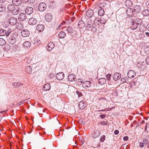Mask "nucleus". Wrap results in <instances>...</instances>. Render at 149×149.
Instances as JSON below:
<instances>
[{"label":"nucleus","mask_w":149,"mask_h":149,"mask_svg":"<svg viewBox=\"0 0 149 149\" xmlns=\"http://www.w3.org/2000/svg\"><path fill=\"white\" fill-rule=\"evenodd\" d=\"M6 33V31L3 29H0V36H3L5 35Z\"/></svg>","instance_id":"36"},{"label":"nucleus","mask_w":149,"mask_h":149,"mask_svg":"<svg viewBox=\"0 0 149 149\" xmlns=\"http://www.w3.org/2000/svg\"><path fill=\"white\" fill-rule=\"evenodd\" d=\"M6 9V7L4 5H0V12L4 11Z\"/></svg>","instance_id":"38"},{"label":"nucleus","mask_w":149,"mask_h":149,"mask_svg":"<svg viewBox=\"0 0 149 149\" xmlns=\"http://www.w3.org/2000/svg\"><path fill=\"white\" fill-rule=\"evenodd\" d=\"M8 40L9 42L12 45L14 44L16 41L15 38L14 37H10Z\"/></svg>","instance_id":"16"},{"label":"nucleus","mask_w":149,"mask_h":149,"mask_svg":"<svg viewBox=\"0 0 149 149\" xmlns=\"http://www.w3.org/2000/svg\"><path fill=\"white\" fill-rule=\"evenodd\" d=\"M114 133L115 135H117L119 133V131L118 130H116L114 131Z\"/></svg>","instance_id":"54"},{"label":"nucleus","mask_w":149,"mask_h":149,"mask_svg":"<svg viewBox=\"0 0 149 149\" xmlns=\"http://www.w3.org/2000/svg\"><path fill=\"white\" fill-rule=\"evenodd\" d=\"M86 15L89 18L91 17L93 15V11L90 9L87 11L86 12Z\"/></svg>","instance_id":"20"},{"label":"nucleus","mask_w":149,"mask_h":149,"mask_svg":"<svg viewBox=\"0 0 149 149\" xmlns=\"http://www.w3.org/2000/svg\"><path fill=\"white\" fill-rule=\"evenodd\" d=\"M22 36L23 37H27L29 35V31L26 29L23 30L21 33Z\"/></svg>","instance_id":"11"},{"label":"nucleus","mask_w":149,"mask_h":149,"mask_svg":"<svg viewBox=\"0 0 149 149\" xmlns=\"http://www.w3.org/2000/svg\"><path fill=\"white\" fill-rule=\"evenodd\" d=\"M52 18V16L50 13H47L45 15V19L47 21H50Z\"/></svg>","instance_id":"22"},{"label":"nucleus","mask_w":149,"mask_h":149,"mask_svg":"<svg viewBox=\"0 0 149 149\" xmlns=\"http://www.w3.org/2000/svg\"><path fill=\"white\" fill-rule=\"evenodd\" d=\"M78 25L80 28L82 29V28L84 27L85 26V23L83 21L81 20H80L79 22Z\"/></svg>","instance_id":"27"},{"label":"nucleus","mask_w":149,"mask_h":149,"mask_svg":"<svg viewBox=\"0 0 149 149\" xmlns=\"http://www.w3.org/2000/svg\"><path fill=\"white\" fill-rule=\"evenodd\" d=\"M94 22L97 25H99L100 23V20L97 19H95Z\"/></svg>","instance_id":"41"},{"label":"nucleus","mask_w":149,"mask_h":149,"mask_svg":"<svg viewBox=\"0 0 149 149\" xmlns=\"http://www.w3.org/2000/svg\"><path fill=\"white\" fill-rule=\"evenodd\" d=\"M100 23L102 24H104L106 22V20H104V18H101L100 19Z\"/></svg>","instance_id":"43"},{"label":"nucleus","mask_w":149,"mask_h":149,"mask_svg":"<svg viewBox=\"0 0 149 149\" xmlns=\"http://www.w3.org/2000/svg\"><path fill=\"white\" fill-rule=\"evenodd\" d=\"M61 24H62V23H61V24H60V25H59V26H58L57 28H56V30H59V29L60 28V27H61Z\"/></svg>","instance_id":"59"},{"label":"nucleus","mask_w":149,"mask_h":149,"mask_svg":"<svg viewBox=\"0 0 149 149\" xmlns=\"http://www.w3.org/2000/svg\"><path fill=\"white\" fill-rule=\"evenodd\" d=\"M111 77V75L110 74H108L107 75V77L108 80H109Z\"/></svg>","instance_id":"48"},{"label":"nucleus","mask_w":149,"mask_h":149,"mask_svg":"<svg viewBox=\"0 0 149 149\" xmlns=\"http://www.w3.org/2000/svg\"><path fill=\"white\" fill-rule=\"evenodd\" d=\"M146 5L148 8H149V1L146 2Z\"/></svg>","instance_id":"56"},{"label":"nucleus","mask_w":149,"mask_h":149,"mask_svg":"<svg viewBox=\"0 0 149 149\" xmlns=\"http://www.w3.org/2000/svg\"><path fill=\"white\" fill-rule=\"evenodd\" d=\"M143 14L144 16H148L149 15V10L148 9L145 10L143 12Z\"/></svg>","instance_id":"34"},{"label":"nucleus","mask_w":149,"mask_h":149,"mask_svg":"<svg viewBox=\"0 0 149 149\" xmlns=\"http://www.w3.org/2000/svg\"><path fill=\"white\" fill-rule=\"evenodd\" d=\"M6 111H7L6 110V111H1V112H0V113H5V112H6Z\"/></svg>","instance_id":"62"},{"label":"nucleus","mask_w":149,"mask_h":149,"mask_svg":"<svg viewBox=\"0 0 149 149\" xmlns=\"http://www.w3.org/2000/svg\"><path fill=\"white\" fill-rule=\"evenodd\" d=\"M98 83L101 85H103L106 82V79L104 78H100L98 80Z\"/></svg>","instance_id":"32"},{"label":"nucleus","mask_w":149,"mask_h":149,"mask_svg":"<svg viewBox=\"0 0 149 149\" xmlns=\"http://www.w3.org/2000/svg\"><path fill=\"white\" fill-rule=\"evenodd\" d=\"M104 10L101 8L98 10V15L100 16H103L104 14Z\"/></svg>","instance_id":"33"},{"label":"nucleus","mask_w":149,"mask_h":149,"mask_svg":"<svg viewBox=\"0 0 149 149\" xmlns=\"http://www.w3.org/2000/svg\"><path fill=\"white\" fill-rule=\"evenodd\" d=\"M75 77L74 74H70L68 76V79L70 81H74L75 80Z\"/></svg>","instance_id":"21"},{"label":"nucleus","mask_w":149,"mask_h":149,"mask_svg":"<svg viewBox=\"0 0 149 149\" xmlns=\"http://www.w3.org/2000/svg\"><path fill=\"white\" fill-rule=\"evenodd\" d=\"M44 28V26L43 25L41 24H38L36 26L37 30L39 32L42 31Z\"/></svg>","instance_id":"18"},{"label":"nucleus","mask_w":149,"mask_h":149,"mask_svg":"<svg viewBox=\"0 0 149 149\" xmlns=\"http://www.w3.org/2000/svg\"><path fill=\"white\" fill-rule=\"evenodd\" d=\"M12 85L15 88H18L22 85V84L19 82H15L13 83Z\"/></svg>","instance_id":"28"},{"label":"nucleus","mask_w":149,"mask_h":149,"mask_svg":"<svg viewBox=\"0 0 149 149\" xmlns=\"http://www.w3.org/2000/svg\"><path fill=\"white\" fill-rule=\"evenodd\" d=\"M12 3L16 6H19L22 3V1L20 0H13Z\"/></svg>","instance_id":"24"},{"label":"nucleus","mask_w":149,"mask_h":149,"mask_svg":"<svg viewBox=\"0 0 149 149\" xmlns=\"http://www.w3.org/2000/svg\"><path fill=\"white\" fill-rule=\"evenodd\" d=\"M8 22L11 25H13L16 24L17 22V20L16 18L12 17L10 18Z\"/></svg>","instance_id":"3"},{"label":"nucleus","mask_w":149,"mask_h":149,"mask_svg":"<svg viewBox=\"0 0 149 149\" xmlns=\"http://www.w3.org/2000/svg\"><path fill=\"white\" fill-rule=\"evenodd\" d=\"M105 136L104 135H103L101 137L100 139V141L101 142H103L105 139Z\"/></svg>","instance_id":"42"},{"label":"nucleus","mask_w":149,"mask_h":149,"mask_svg":"<svg viewBox=\"0 0 149 149\" xmlns=\"http://www.w3.org/2000/svg\"><path fill=\"white\" fill-rule=\"evenodd\" d=\"M123 139L124 141H126L128 140V137L127 136H125L123 137Z\"/></svg>","instance_id":"53"},{"label":"nucleus","mask_w":149,"mask_h":149,"mask_svg":"<svg viewBox=\"0 0 149 149\" xmlns=\"http://www.w3.org/2000/svg\"><path fill=\"white\" fill-rule=\"evenodd\" d=\"M54 47L53 43L50 42L47 45V48L49 51L51 50Z\"/></svg>","instance_id":"17"},{"label":"nucleus","mask_w":149,"mask_h":149,"mask_svg":"<svg viewBox=\"0 0 149 149\" xmlns=\"http://www.w3.org/2000/svg\"><path fill=\"white\" fill-rule=\"evenodd\" d=\"M26 72L28 74H30L31 73L32 68L30 66H27L25 68Z\"/></svg>","instance_id":"31"},{"label":"nucleus","mask_w":149,"mask_h":149,"mask_svg":"<svg viewBox=\"0 0 149 149\" xmlns=\"http://www.w3.org/2000/svg\"><path fill=\"white\" fill-rule=\"evenodd\" d=\"M130 3H131V1L129 0H124L123 1L122 4L123 7H126L127 8L130 6Z\"/></svg>","instance_id":"9"},{"label":"nucleus","mask_w":149,"mask_h":149,"mask_svg":"<svg viewBox=\"0 0 149 149\" xmlns=\"http://www.w3.org/2000/svg\"><path fill=\"white\" fill-rule=\"evenodd\" d=\"M136 75V73L133 70H129L127 72V77L130 78H132L134 77Z\"/></svg>","instance_id":"5"},{"label":"nucleus","mask_w":149,"mask_h":149,"mask_svg":"<svg viewBox=\"0 0 149 149\" xmlns=\"http://www.w3.org/2000/svg\"><path fill=\"white\" fill-rule=\"evenodd\" d=\"M145 34L147 36H149V32H146Z\"/></svg>","instance_id":"61"},{"label":"nucleus","mask_w":149,"mask_h":149,"mask_svg":"<svg viewBox=\"0 0 149 149\" xmlns=\"http://www.w3.org/2000/svg\"><path fill=\"white\" fill-rule=\"evenodd\" d=\"M64 74L63 72H60L57 73L56 75V77L57 79L61 80L64 78Z\"/></svg>","instance_id":"7"},{"label":"nucleus","mask_w":149,"mask_h":149,"mask_svg":"<svg viewBox=\"0 0 149 149\" xmlns=\"http://www.w3.org/2000/svg\"><path fill=\"white\" fill-rule=\"evenodd\" d=\"M26 15L24 13H22L20 14L18 17V19L20 21H23L26 18Z\"/></svg>","instance_id":"4"},{"label":"nucleus","mask_w":149,"mask_h":149,"mask_svg":"<svg viewBox=\"0 0 149 149\" xmlns=\"http://www.w3.org/2000/svg\"><path fill=\"white\" fill-rule=\"evenodd\" d=\"M134 13L133 9L132 8H128L126 9V13L129 16H132L133 14Z\"/></svg>","instance_id":"8"},{"label":"nucleus","mask_w":149,"mask_h":149,"mask_svg":"<svg viewBox=\"0 0 149 149\" xmlns=\"http://www.w3.org/2000/svg\"><path fill=\"white\" fill-rule=\"evenodd\" d=\"M100 8H101L104 7L106 6V4L104 2L100 3L99 5Z\"/></svg>","instance_id":"39"},{"label":"nucleus","mask_w":149,"mask_h":149,"mask_svg":"<svg viewBox=\"0 0 149 149\" xmlns=\"http://www.w3.org/2000/svg\"><path fill=\"white\" fill-rule=\"evenodd\" d=\"M76 93L77 94L79 97L82 96V93L79 91H76Z\"/></svg>","instance_id":"45"},{"label":"nucleus","mask_w":149,"mask_h":149,"mask_svg":"<svg viewBox=\"0 0 149 149\" xmlns=\"http://www.w3.org/2000/svg\"><path fill=\"white\" fill-rule=\"evenodd\" d=\"M77 84L79 85H81L82 83V80L80 79H79L77 80Z\"/></svg>","instance_id":"40"},{"label":"nucleus","mask_w":149,"mask_h":149,"mask_svg":"<svg viewBox=\"0 0 149 149\" xmlns=\"http://www.w3.org/2000/svg\"><path fill=\"white\" fill-rule=\"evenodd\" d=\"M31 45V43L28 41H26L24 42L23 44V46L29 48L30 47Z\"/></svg>","instance_id":"29"},{"label":"nucleus","mask_w":149,"mask_h":149,"mask_svg":"<svg viewBox=\"0 0 149 149\" xmlns=\"http://www.w3.org/2000/svg\"><path fill=\"white\" fill-rule=\"evenodd\" d=\"M143 142L144 143V144H145L146 145H148V141L146 139L143 140Z\"/></svg>","instance_id":"47"},{"label":"nucleus","mask_w":149,"mask_h":149,"mask_svg":"<svg viewBox=\"0 0 149 149\" xmlns=\"http://www.w3.org/2000/svg\"><path fill=\"white\" fill-rule=\"evenodd\" d=\"M101 124L102 125H107V123H105L104 121L102 122Z\"/></svg>","instance_id":"55"},{"label":"nucleus","mask_w":149,"mask_h":149,"mask_svg":"<svg viewBox=\"0 0 149 149\" xmlns=\"http://www.w3.org/2000/svg\"><path fill=\"white\" fill-rule=\"evenodd\" d=\"M122 82H127L128 81V79L127 77H122L121 79Z\"/></svg>","instance_id":"37"},{"label":"nucleus","mask_w":149,"mask_h":149,"mask_svg":"<svg viewBox=\"0 0 149 149\" xmlns=\"http://www.w3.org/2000/svg\"><path fill=\"white\" fill-rule=\"evenodd\" d=\"M146 63L147 64H149V56H147L146 58Z\"/></svg>","instance_id":"50"},{"label":"nucleus","mask_w":149,"mask_h":149,"mask_svg":"<svg viewBox=\"0 0 149 149\" xmlns=\"http://www.w3.org/2000/svg\"><path fill=\"white\" fill-rule=\"evenodd\" d=\"M146 28L148 29V30L149 31V24L147 25Z\"/></svg>","instance_id":"63"},{"label":"nucleus","mask_w":149,"mask_h":149,"mask_svg":"<svg viewBox=\"0 0 149 149\" xmlns=\"http://www.w3.org/2000/svg\"><path fill=\"white\" fill-rule=\"evenodd\" d=\"M136 66L140 69L141 70L145 69L146 68V66L145 64H143L141 62L138 63L137 64Z\"/></svg>","instance_id":"14"},{"label":"nucleus","mask_w":149,"mask_h":149,"mask_svg":"<svg viewBox=\"0 0 149 149\" xmlns=\"http://www.w3.org/2000/svg\"><path fill=\"white\" fill-rule=\"evenodd\" d=\"M72 30V27L70 26L68 27L67 29V31L68 33H70Z\"/></svg>","instance_id":"46"},{"label":"nucleus","mask_w":149,"mask_h":149,"mask_svg":"<svg viewBox=\"0 0 149 149\" xmlns=\"http://www.w3.org/2000/svg\"><path fill=\"white\" fill-rule=\"evenodd\" d=\"M100 135L99 131L98 130H95L94 132L92 134V136L94 138H96Z\"/></svg>","instance_id":"25"},{"label":"nucleus","mask_w":149,"mask_h":149,"mask_svg":"<svg viewBox=\"0 0 149 149\" xmlns=\"http://www.w3.org/2000/svg\"><path fill=\"white\" fill-rule=\"evenodd\" d=\"M86 106V104L84 103V101H80L79 104V108L81 109H84Z\"/></svg>","instance_id":"15"},{"label":"nucleus","mask_w":149,"mask_h":149,"mask_svg":"<svg viewBox=\"0 0 149 149\" xmlns=\"http://www.w3.org/2000/svg\"><path fill=\"white\" fill-rule=\"evenodd\" d=\"M6 43L5 41L3 38H0V45L2 46L4 45Z\"/></svg>","instance_id":"35"},{"label":"nucleus","mask_w":149,"mask_h":149,"mask_svg":"<svg viewBox=\"0 0 149 149\" xmlns=\"http://www.w3.org/2000/svg\"><path fill=\"white\" fill-rule=\"evenodd\" d=\"M91 82L89 81H86L82 84V86L83 88H88L91 87Z\"/></svg>","instance_id":"10"},{"label":"nucleus","mask_w":149,"mask_h":149,"mask_svg":"<svg viewBox=\"0 0 149 149\" xmlns=\"http://www.w3.org/2000/svg\"><path fill=\"white\" fill-rule=\"evenodd\" d=\"M66 36V34L64 32L61 31L58 34V37L60 38H64Z\"/></svg>","instance_id":"30"},{"label":"nucleus","mask_w":149,"mask_h":149,"mask_svg":"<svg viewBox=\"0 0 149 149\" xmlns=\"http://www.w3.org/2000/svg\"><path fill=\"white\" fill-rule=\"evenodd\" d=\"M8 9L13 15H17L19 12V8L12 4H9L8 5Z\"/></svg>","instance_id":"1"},{"label":"nucleus","mask_w":149,"mask_h":149,"mask_svg":"<svg viewBox=\"0 0 149 149\" xmlns=\"http://www.w3.org/2000/svg\"><path fill=\"white\" fill-rule=\"evenodd\" d=\"M29 0H20V1H22L24 3H26Z\"/></svg>","instance_id":"58"},{"label":"nucleus","mask_w":149,"mask_h":149,"mask_svg":"<svg viewBox=\"0 0 149 149\" xmlns=\"http://www.w3.org/2000/svg\"><path fill=\"white\" fill-rule=\"evenodd\" d=\"M144 144L143 142H140L139 143V147L143 148L144 147Z\"/></svg>","instance_id":"49"},{"label":"nucleus","mask_w":149,"mask_h":149,"mask_svg":"<svg viewBox=\"0 0 149 149\" xmlns=\"http://www.w3.org/2000/svg\"><path fill=\"white\" fill-rule=\"evenodd\" d=\"M11 32V30L10 29H9L7 31V32H6V36H8L10 33Z\"/></svg>","instance_id":"44"},{"label":"nucleus","mask_w":149,"mask_h":149,"mask_svg":"<svg viewBox=\"0 0 149 149\" xmlns=\"http://www.w3.org/2000/svg\"><path fill=\"white\" fill-rule=\"evenodd\" d=\"M111 110V109L110 108H107L104 109V111H107Z\"/></svg>","instance_id":"57"},{"label":"nucleus","mask_w":149,"mask_h":149,"mask_svg":"<svg viewBox=\"0 0 149 149\" xmlns=\"http://www.w3.org/2000/svg\"><path fill=\"white\" fill-rule=\"evenodd\" d=\"M35 42L36 43L38 44H39L40 43V41L39 40H36Z\"/></svg>","instance_id":"52"},{"label":"nucleus","mask_w":149,"mask_h":149,"mask_svg":"<svg viewBox=\"0 0 149 149\" xmlns=\"http://www.w3.org/2000/svg\"><path fill=\"white\" fill-rule=\"evenodd\" d=\"M81 143H82V144H83L84 142V140H81Z\"/></svg>","instance_id":"64"},{"label":"nucleus","mask_w":149,"mask_h":149,"mask_svg":"<svg viewBox=\"0 0 149 149\" xmlns=\"http://www.w3.org/2000/svg\"><path fill=\"white\" fill-rule=\"evenodd\" d=\"M50 88V85L49 84H45L43 87V89L44 91L49 90Z\"/></svg>","instance_id":"26"},{"label":"nucleus","mask_w":149,"mask_h":149,"mask_svg":"<svg viewBox=\"0 0 149 149\" xmlns=\"http://www.w3.org/2000/svg\"><path fill=\"white\" fill-rule=\"evenodd\" d=\"M6 0H0V3H3Z\"/></svg>","instance_id":"60"},{"label":"nucleus","mask_w":149,"mask_h":149,"mask_svg":"<svg viewBox=\"0 0 149 149\" xmlns=\"http://www.w3.org/2000/svg\"><path fill=\"white\" fill-rule=\"evenodd\" d=\"M106 114H101L100 116V117L102 119H103L106 116Z\"/></svg>","instance_id":"51"},{"label":"nucleus","mask_w":149,"mask_h":149,"mask_svg":"<svg viewBox=\"0 0 149 149\" xmlns=\"http://www.w3.org/2000/svg\"><path fill=\"white\" fill-rule=\"evenodd\" d=\"M36 19L34 18H30L29 21V23L31 25H34L36 24Z\"/></svg>","instance_id":"19"},{"label":"nucleus","mask_w":149,"mask_h":149,"mask_svg":"<svg viewBox=\"0 0 149 149\" xmlns=\"http://www.w3.org/2000/svg\"><path fill=\"white\" fill-rule=\"evenodd\" d=\"M92 21L91 19L90 18H88L86 19V25H87L86 26V27L88 28H88H91L92 27L91 24Z\"/></svg>","instance_id":"13"},{"label":"nucleus","mask_w":149,"mask_h":149,"mask_svg":"<svg viewBox=\"0 0 149 149\" xmlns=\"http://www.w3.org/2000/svg\"><path fill=\"white\" fill-rule=\"evenodd\" d=\"M134 12L139 13L140 12L141 10V7L138 5H136L134 6V9H133Z\"/></svg>","instance_id":"23"},{"label":"nucleus","mask_w":149,"mask_h":149,"mask_svg":"<svg viewBox=\"0 0 149 149\" xmlns=\"http://www.w3.org/2000/svg\"><path fill=\"white\" fill-rule=\"evenodd\" d=\"M121 77V74L118 72H116L113 76V80L115 81L118 80Z\"/></svg>","instance_id":"6"},{"label":"nucleus","mask_w":149,"mask_h":149,"mask_svg":"<svg viewBox=\"0 0 149 149\" xmlns=\"http://www.w3.org/2000/svg\"><path fill=\"white\" fill-rule=\"evenodd\" d=\"M33 12V9L31 7H28L25 9V13L28 15H30Z\"/></svg>","instance_id":"12"},{"label":"nucleus","mask_w":149,"mask_h":149,"mask_svg":"<svg viewBox=\"0 0 149 149\" xmlns=\"http://www.w3.org/2000/svg\"><path fill=\"white\" fill-rule=\"evenodd\" d=\"M46 5L45 3H41L38 6V10L40 11H43L46 9Z\"/></svg>","instance_id":"2"}]
</instances>
